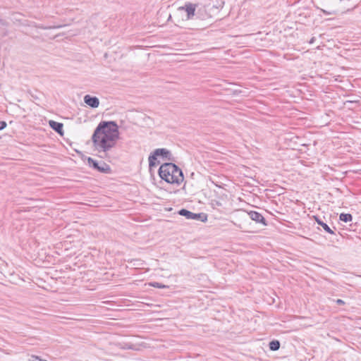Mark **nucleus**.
<instances>
[{"instance_id":"nucleus-1","label":"nucleus","mask_w":361,"mask_h":361,"mask_svg":"<svg viewBox=\"0 0 361 361\" xmlns=\"http://www.w3.org/2000/svg\"><path fill=\"white\" fill-rule=\"evenodd\" d=\"M119 137L118 126L116 121H101L94 130L92 141L95 148L108 152L116 145Z\"/></svg>"},{"instance_id":"nucleus-2","label":"nucleus","mask_w":361,"mask_h":361,"mask_svg":"<svg viewBox=\"0 0 361 361\" xmlns=\"http://www.w3.org/2000/svg\"><path fill=\"white\" fill-rule=\"evenodd\" d=\"M159 177L168 183L180 185L184 180L182 170L175 164H162L158 171Z\"/></svg>"},{"instance_id":"nucleus-3","label":"nucleus","mask_w":361,"mask_h":361,"mask_svg":"<svg viewBox=\"0 0 361 361\" xmlns=\"http://www.w3.org/2000/svg\"><path fill=\"white\" fill-rule=\"evenodd\" d=\"M158 157H161L168 161L173 160V157L169 150L166 148H158L152 152L148 158L149 167L152 169L159 164V161H157Z\"/></svg>"},{"instance_id":"nucleus-4","label":"nucleus","mask_w":361,"mask_h":361,"mask_svg":"<svg viewBox=\"0 0 361 361\" xmlns=\"http://www.w3.org/2000/svg\"><path fill=\"white\" fill-rule=\"evenodd\" d=\"M87 161L88 165L91 168L97 170L99 172L104 173H110L111 171V167L109 166V165L104 161H101L99 163L97 161L94 160V159H92V157H90L87 158Z\"/></svg>"},{"instance_id":"nucleus-5","label":"nucleus","mask_w":361,"mask_h":361,"mask_svg":"<svg viewBox=\"0 0 361 361\" xmlns=\"http://www.w3.org/2000/svg\"><path fill=\"white\" fill-rule=\"evenodd\" d=\"M178 214L185 216L187 219H194L204 222L207 221V215L204 213H193L186 209H181L178 211Z\"/></svg>"},{"instance_id":"nucleus-6","label":"nucleus","mask_w":361,"mask_h":361,"mask_svg":"<svg viewBox=\"0 0 361 361\" xmlns=\"http://www.w3.org/2000/svg\"><path fill=\"white\" fill-rule=\"evenodd\" d=\"M197 5L190 2L185 3L183 6H180L178 10L185 11L187 13V19L190 20L195 16Z\"/></svg>"},{"instance_id":"nucleus-7","label":"nucleus","mask_w":361,"mask_h":361,"mask_svg":"<svg viewBox=\"0 0 361 361\" xmlns=\"http://www.w3.org/2000/svg\"><path fill=\"white\" fill-rule=\"evenodd\" d=\"M247 214L249 217L256 223L261 224L263 226H267V220L259 212L256 211H250L247 212Z\"/></svg>"},{"instance_id":"nucleus-8","label":"nucleus","mask_w":361,"mask_h":361,"mask_svg":"<svg viewBox=\"0 0 361 361\" xmlns=\"http://www.w3.org/2000/svg\"><path fill=\"white\" fill-rule=\"evenodd\" d=\"M84 102L90 106L91 108H97L99 105V100L95 96H91L90 94H86L84 97Z\"/></svg>"},{"instance_id":"nucleus-9","label":"nucleus","mask_w":361,"mask_h":361,"mask_svg":"<svg viewBox=\"0 0 361 361\" xmlns=\"http://www.w3.org/2000/svg\"><path fill=\"white\" fill-rule=\"evenodd\" d=\"M49 125L51 127V128L53 129L56 133H57L60 135H63L64 131L63 129V125L62 123L51 120L49 121Z\"/></svg>"},{"instance_id":"nucleus-10","label":"nucleus","mask_w":361,"mask_h":361,"mask_svg":"<svg viewBox=\"0 0 361 361\" xmlns=\"http://www.w3.org/2000/svg\"><path fill=\"white\" fill-rule=\"evenodd\" d=\"M316 222L318 225L321 226L323 229L328 233L335 234L334 231L326 224L324 223L320 218L318 216H314Z\"/></svg>"},{"instance_id":"nucleus-11","label":"nucleus","mask_w":361,"mask_h":361,"mask_svg":"<svg viewBox=\"0 0 361 361\" xmlns=\"http://www.w3.org/2000/svg\"><path fill=\"white\" fill-rule=\"evenodd\" d=\"M281 343L278 340H273L269 342V348L272 351H276L280 348Z\"/></svg>"},{"instance_id":"nucleus-12","label":"nucleus","mask_w":361,"mask_h":361,"mask_svg":"<svg viewBox=\"0 0 361 361\" xmlns=\"http://www.w3.org/2000/svg\"><path fill=\"white\" fill-rule=\"evenodd\" d=\"M339 220L343 222H350L353 220V216L349 213H341L339 216Z\"/></svg>"},{"instance_id":"nucleus-13","label":"nucleus","mask_w":361,"mask_h":361,"mask_svg":"<svg viewBox=\"0 0 361 361\" xmlns=\"http://www.w3.org/2000/svg\"><path fill=\"white\" fill-rule=\"evenodd\" d=\"M121 345V348L123 350H138L139 348L136 347L135 345L130 343H124Z\"/></svg>"},{"instance_id":"nucleus-14","label":"nucleus","mask_w":361,"mask_h":361,"mask_svg":"<svg viewBox=\"0 0 361 361\" xmlns=\"http://www.w3.org/2000/svg\"><path fill=\"white\" fill-rule=\"evenodd\" d=\"M150 286L154 288H167L168 286L162 284L159 282H152L150 283Z\"/></svg>"},{"instance_id":"nucleus-15","label":"nucleus","mask_w":361,"mask_h":361,"mask_svg":"<svg viewBox=\"0 0 361 361\" xmlns=\"http://www.w3.org/2000/svg\"><path fill=\"white\" fill-rule=\"evenodd\" d=\"M32 361H47V360L42 359L39 356L32 355Z\"/></svg>"},{"instance_id":"nucleus-16","label":"nucleus","mask_w":361,"mask_h":361,"mask_svg":"<svg viewBox=\"0 0 361 361\" xmlns=\"http://www.w3.org/2000/svg\"><path fill=\"white\" fill-rule=\"evenodd\" d=\"M6 126H7V123L6 121H0V130H4V128H6Z\"/></svg>"},{"instance_id":"nucleus-17","label":"nucleus","mask_w":361,"mask_h":361,"mask_svg":"<svg viewBox=\"0 0 361 361\" xmlns=\"http://www.w3.org/2000/svg\"><path fill=\"white\" fill-rule=\"evenodd\" d=\"M335 302L338 305H344L345 303V301H343L341 299H337Z\"/></svg>"},{"instance_id":"nucleus-18","label":"nucleus","mask_w":361,"mask_h":361,"mask_svg":"<svg viewBox=\"0 0 361 361\" xmlns=\"http://www.w3.org/2000/svg\"><path fill=\"white\" fill-rule=\"evenodd\" d=\"M315 41V37H312L311 39L309 41V43L311 44H313Z\"/></svg>"},{"instance_id":"nucleus-19","label":"nucleus","mask_w":361,"mask_h":361,"mask_svg":"<svg viewBox=\"0 0 361 361\" xmlns=\"http://www.w3.org/2000/svg\"><path fill=\"white\" fill-rule=\"evenodd\" d=\"M347 102H348V103H353L354 102L353 101H347Z\"/></svg>"},{"instance_id":"nucleus-20","label":"nucleus","mask_w":361,"mask_h":361,"mask_svg":"<svg viewBox=\"0 0 361 361\" xmlns=\"http://www.w3.org/2000/svg\"><path fill=\"white\" fill-rule=\"evenodd\" d=\"M324 13H326V12L325 11H324ZM330 13H331L330 12H328V13H327V14H330Z\"/></svg>"},{"instance_id":"nucleus-21","label":"nucleus","mask_w":361,"mask_h":361,"mask_svg":"<svg viewBox=\"0 0 361 361\" xmlns=\"http://www.w3.org/2000/svg\"><path fill=\"white\" fill-rule=\"evenodd\" d=\"M360 329H361V327H360Z\"/></svg>"}]
</instances>
